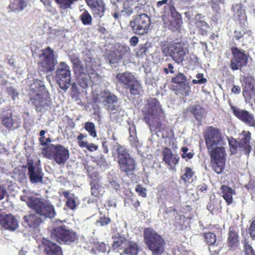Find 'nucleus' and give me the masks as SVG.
Instances as JSON below:
<instances>
[{
    "mask_svg": "<svg viewBox=\"0 0 255 255\" xmlns=\"http://www.w3.org/2000/svg\"><path fill=\"white\" fill-rule=\"evenodd\" d=\"M144 120L148 124L151 131H161L165 128L163 123L165 114L159 102L155 98H150L143 107Z\"/></svg>",
    "mask_w": 255,
    "mask_h": 255,
    "instance_id": "obj_1",
    "label": "nucleus"
},
{
    "mask_svg": "<svg viewBox=\"0 0 255 255\" xmlns=\"http://www.w3.org/2000/svg\"><path fill=\"white\" fill-rule=\"evenodd\" d=\"M20 199L25 202L36 214L44 218L52 219L56 215L54 205L42 198L34 197L30 193L24 191Z\"/></svg>",
    "mask_w": 255,
    "mask_h": 255,
    "instance_id": "obj_2",
    "label": "nucleus"
},
{
    "mask_svg": "<svg viewBox=\"0 0 255 255\" xmlns=\"http://www.w3.org/2000/svg\"><path fill=\"white\" fill-rule=\"evenodd\" d=\"M112 153L119 164L121 170L127 175H131L135 169L136 163L127 149L118 142L113 144Z\"/></svg>",
    "mask_w": 255,
    "mask_h": 255,
    "instance_id": "obj_3",
    "label": "nucleus"
},
{
    "mask_svg": "<svg viewBox=\"0 0 255 255\" xmlns=\"http://www.w3.org/2000/svg\"><path fill=\"white\" fill-rule=\"evenodd\" d=\"M50 236L60 243L70 244L78 240L74 231L63 224L61 220H56L49 228Z\"/></svg>",
    "mask_w": 255,
    "mask_h": 255,
    "instance_id": "obj_4",
    "label": "nucleus"
},
{
    "mask_svg": "<svg viewBox=\"0 0 255 255\" xmlns=\"http://www.w3.org/2000/svg\"><path fill=\"white\" fill-rule=\"evenodd\" d=\"M114 240L112 248L120 255H138L140 248L137 244L129 241L124 236L119 234L113 235Z\"/></svg>",
    "mask_w": 255,
    "mask_h": 255,
    "instance_id": "obj_5",
    "label": "nucleus"
},
{
    "mask_svg": "<svg viewBox=\"0 0 255 255\" xmlns=\"http://www.w3.org/2000/svg\"><path fill=\"white\" fill-rule=\"evenodd\" d=\"M204 138L207 148L210 153L219 152V149L225 150L224 145L227 138L222 136L220 130L212 127H208L204 132Z\"/></svg>",
    "mask_w": 255,
    "mask_h": 255,
    "instance_id": "obj_6",
    "label": "nucleus"
},
{
    "mask_svg": "<svg viewBox=\"0 0 255 255\" xmlns=\"http://www.w3.org/2000/svg\"><path fill=\"white\" fill-rule=\"evenodd\" d=\"M42 151L46 158H50L52 156L51 152L53 151V155L54 161L59 165L64 164L69 157L68 149L64 146L60 145L50 144L44 148Z\"/></svg>",
    "mask_w": 255,
    "mask_h": 255,
    "instance_id": "obj_7",
    "label": "nucleus"
},
{
    "mask_svg": "<svg viewBox=\"0 0 255 255\" xmlns=\"http://www.w3.org/2000/svg\"><path fill=\"white\" fill-rule=\"evenodd\" d=\"M70 75L69 66L65 62H60L56 70V79L60 88L63 91H66L71 85Z\"/></svg>",
    "mask_w": 255,
    "mask_h": 255,
    "instance_id": "obj_8",
    "label": "nucleus"
},
{
    "mask_svg": "<svg viewBox=\"0 0 255 255\" xmlns=\"http://www.w3.org/2000/svg\"><path fill=\"white\" fill-rule=\"evenodd\" d=\"M150 20L146 14H141L136 15L129 22V26L133 31L139 35L147 33L150 25Z\"/></svg>",
    "mask_w": 255,
    "mask_h": 255,
    "instance_id": "obj_9",
    "label": "nucleus"
},
{
    "mask_svg": "<svg viewBox=\"0 0 255 255\" xmlns=\"http://www.w3.org/2000/svg\"><path fill=\"white\" fill-rule=\"evenodd\" d=\"M167 48L168 54L177 63L182 62L184 56L189 53L186 44L181 42L170 43Z\"/></svg>",
    "mask_w": 255,
    "mask_h": 255,
    "instance_id": "obj_10",
    "label": "nucleus"
},
{
    "mask_svg": "<svg viewBox=\"0 0 255 255\" xmlns=\"http://www.w3.org/2000/svg\"><path fill=\"white\" fill-rule=\"evenodd\" d=\"M250 139L251 133L249 131H243L240 135L237 144L233 145L229 139H227V141L231 146V152L233 154H235L237 150H241L244 151L246 154H249L252 149L250 144Z\"/></svg>",
    "mask_w": 255,
    "mask_h": 255,
    "instance_id": "obj_11",
    "label": "nucleus"
},
{
    "mask_svg": "<svg viewBox=\"0 0 255 255\" xmlns=\"http://www.w3.org/2000/svg\"><path fill=\"white\" fill-rule=\"evenodd\" d=\"M96 100L97 102L102 104L108 110H115L118 107L117 97L109 91L101 92L97 96Z\"/></svg>",
    "mask_w": 255,
    "mask_h": 255,
    "instance_id": "obj_12",
    "label": "nucleus"
},
{
    "mask_svg": "<svg viewBox=\"0 0 255 255\" xmlns=\"http://www.w3.org/2000/svg\"><path fill=\"white\" fill-rule=\"evenodd\" d=\"M231 51L233 58L231 60L230 68L233 70L241 69L247 65L248 57L244 50L235 47L232 48Z\"/></svg>",
    "mask_w": 255,
    "mask_h": 255,
    "instance_id": "obj_13",
    "label": "nucleus"
},
{
    "mask_svg": "<svg viewBox=\"0 0 255 255\" xmlns=\"http://www.w3.org/2000/svg\"><path fill=\"white\" fill-rule=\"evenodd\" d=\"M39 56L41 58L40 66L42 67L43 71H51L54 70L56 64L54 58L53 51L49 47L42 50Z\"/></svg>",
    "mask_w": 255,
    "mask_h": 255,
    "instance_id": "obj_14",
    "label": "nucleus"
},
{
    "mask_svg": "<svg viewBox=\"0 0 255 255\" xmlns=\"http://www.w3.org/2000/svg\"><path fill=\"white\" fill-rule=\"evenodd\" d=\"M225 150L219 149V152L210 153L211 165L212 169L217 174L221 173L224 169Z\"/></svg>",
    "mask_w": 255,
    "mask_h": 255,
    "instance_id": "obj_15",
    "label": "nucleus"
},
{
    "mask_svg": "<svg viewBox=\"0 0 255 255\" xmlns=\"http://www.w3.org/2000/svg\"><path fill=\"white\" fill-rule=\"evenodd\" d=\"M234 115L239 120L249 126L255 127V119L253 114L245 110H242L234 107L231 106Z\"/></svg>",
    "mask_w": 255,
    "mask_h": 255,
    "instance_id": "obj_16",
    "label": "nucleus"
},
{
    "mask_svg": "<svg viewBox=\"0 0 255 255\" xmlns=\"http://www.w3.org/2000/svg\"><path fill=\"white\" fill-rule=\"evenodd\" d=\"M0 225L4 229L11 232L19 227L17 220L11 214H0Z\"/></svg>",
    "mask_w": 255,
    "mask_h": 255,
    "instance_id": "obj_17",
    "label": "nucleus"
},
{
    "mask_svg": "<svg viewBox=\"0 0 255 255\" xmlns=\"http://www.w3.org/2000/svg\"><path fill=\"white\" fill-rule=\"evenodd\" d=\"M87 4L91 8L95 17H102L106 9V5L103 0H85Z\"/></svg>",
    "mask_w": 255,
    "mask_h": 255,
    "instance_id": "obj_18",
    "label": "nucleus"
},
{
    "mask_svg": "<svg viewBox=\"0 0 255 255\" xmlns=\"http://www.w3.org/2000/svg\"><path fill=\"white\" fill-rule=\"evenodd\" d=\"M28 175L32 183H42L43 175L42 169L35 166L32 163L28 164Z\"/></svg>",
    "mask_w": 255,
    "mask_h": 255,
    "instance_id": "obj_19",
    "label": "nucleus"
},
{
    "mask_svg": "<svg viewBox=\"0 0 255 255\" xmlns=\"http://www.w3.org/2000/svg\"><path fill=\"white\" fill-rule=\"evenodd\" d=\"M163 154V159L165 164L170 167V169H174L175 166L179 162V156L177 154L173 153L171 149L167 147L164 149Z\"/></svg>",
    "mask_w": 255,
    "mask_h": 255,
    "instance_id": "obj_20",
    "label": "nucleus"
},
{
    "mask_svg": "<svg viewBox=\"0 0 255 255\" xmlns=\"http://www.w3.org/2000/svg\"><path fill=\"white\" fill-rule=\"evenodd\" d=\"M41 243L45 247L44 252L47 255H62L61 248L56 244L44 238Z\"/></svg>",
    "mask_w": 255,
    "mask_h": 255,
    "instance_id": "obj_21",
    "label": "nucleus"
},
{
    "mask_svg": "<svg viewBox=\"0 0 255 255\" xmlns=\"http://www.w3.org/2000/svg\"><path fill=\"white\" fill-rule=\"evenodd\" d=\"M42 219L37 215L29 213L23 217V225L31 229L37 228L42 222Z\"/></svg>",
    "mask_w": 255,
    "mask_h": 255,
    "instance_id": "obj_22",
    "label": "nucleus"
},
{
    "mask_svg": "<svg viewBox=\"0 0 255 255\" xmlns=\"http://www.w3.org/2000/svg\"><path fill=\"white\" fill-rule=\"evenodd\" d=\"M146 245L154 255H161L164 251V242L161 237H158L157 240Z\"/></svg>",
    "mask_w": 255,
    "mask_h": 255,
    "instance_id": "obj_23",
    "label": "nucleus"
},
{
    "mask_svg": "<svg viewBox=\"0 0 255 255\" xmlns=\"http://www.w3.org/2000/svg\"><path fill=\"white\" fill-rule=\"evenodd\" d=\"M1 123L8 129H10L13 127L17 128L19 125L18 122L13 120L10 113L1 116Z\"/></svg>",
    "mask_w": 255,
    "mask_h": 255,
    "instance_id": "obj_24",
    "label": "nucleus"
},
{
    "mask_svg": "<svg viewBox=\"0 0 255 255\" xmlns=\"http://www.w3.org/2000/svg\"><path fill=\"white\" fill-rule=\"evenodd\" d=\"M170 13L171 17L174 19V21H171V24L172 25L171 28L173 31L178 30L182 23V17L181 14L176 11L174 7L170 8Z\"/></svg>",
    "mask_w": 255,
    "mask_h": 255,
    "instance_id": "obj_25",
    "label": "nucleus"
},
{
    "mask_svg": "<svg viewBox=\"0 0 255 255\" xmlns=\"http://www.w3.org/2000/svg\"><path fill=\"white\" fill-rule=\"evenodd\" d=\"M116 78L119 82L126 88L135 79L134 75L130 72H125L119 74Z\"/></svg>",
    "mask_w": 255,
    "mask_h": 255,
    "instance_id": "obj_26",
    "label": "nucleus"
},
{
    "mask_svg": "<svg viewBox=\"0 0 255 255\" xmlns=\"http://www.w3.org/2000/svg\"><path fill=\"white\" fill-rule=\"evenodd\" d=\"M45 86L42 81L37 79L33 80L30 86V90L32 92L33 96H39L44 91Z\"/></svg>",
    "mask_w": 255,
    "mask_h": 255,
    "instance_id": "obj_27",
    "label": "nucleus"
},
{
    "mask_svg": "<svg viewBox=\"0 0 255 255\" xmlns=\"http://www.w3.org/2000/svg\"><path fill=\"white\" fill-rule=\"evenodd\" d=\"M28 0H11L9 8L15 12L23 10L26 7Z\"/></svg>",
    "mask_w": 255,
    "mask_h": 255,
    "instance_id": "obj_28",
    "label": "nucleus"
},
{
    "mask_svg": "<svg viewBox=\"0 0 255 255\" xmlns=\"http://www.w3.org/2000/svg\"><path fill=\"white\" fill-rule=\"evenodd\" d=\"M222 196L228 205L231 204L233 202V195L235 194V191L230 187L223 185L221 187Z\"/></svg>",
    "mask_w": 255,
    "mask_h": 255,
    "instance_id": "obj_29",
    "label": "nucleus"
},
{
    "mask_svg": "<svg viewBox=\"0 0 255 255\" xmlns=\"http://www.w3.org/2000/svg\"><path fill=\"white\" fill-rule=\"evenodd\" d=\"M228 246L231 250H234L239 245V236L236 231L230 229L228 239Z\"/></svg>",
    "mask_w": 255,
    "mask_h": 255,
    "instance_id": "obj_30",
    "label": "nucleus"
},
{
    "mask_svg": "<svg viewBox=\"0 0 255 255\" xmlns=\"http://www.w3.org/2000/svg\"><path fill=\"white\" fill-rule=\"evenodd\" d=\"M187 111L191 113L197 121H200L203 117L204 110L199 105H192L188 108Z\"/></svg>",
    "mask_w": 255,
    "mask_h": 255,
    "instance_id": "obj_31",
    "label": "nucleus"
},
{
    "mask_svg": "<svg viewBox=\"0 0 255 255\" xmlns=\"http://www.w3.org/2000/svg\"><path fill=\"white\" fill-rule=\"evenodd\" d=\"M117 52L119 53V55L117 56L115 60H113L112 59L110 60L111 63H115L118 62V61L123 58V56L127 54H129L130 53V48L127 45H120L117 48Z\"/></svg>",
    "mask_w": 255,
    "mask_h": 255,
    "instance_id": "obj_32",
    "label": "nucleus"
},
{
    "mask_svg": "<svg viewBox=\"0 0 255 255\" xmlns=\"http://www.w3.org/2000/svg\"><path fill=\"white\" fill-rule=\"evenodd\" d=\"M201 14H197L195 17V23L196 27L199 29L202 35L206 34L207 30L209 28L208 24L203 20L201 19Z\"/></svg>",
    "mask_w": 255,
    "mask_h": 255,
    "instance_id": "obj_33",
    "label": "nucleus"
},
{
    "mask_svg": "<svg viewBox=\"0 0 255 255\" xmlns=\"http://www.w3.org/2000/svg\"><path fill=\"white\" fill-rule=\"evenodd\" d=\"M158 237H161L154 230L151 228H146L144 231L145 243L147 244L157 240Z\"/></svg>",
    "mask_w": 255,
    "mask_h": 255,
    "instance_id": "obj_34",
    "label": "nucleus"
},
{
    "mask_svg": "<svg viewBox=\"0 0 255 255\" xmlns=\"http://www.w3.org/2000/svg\"><path fill=\"white\" fill-rule=\"evenodd\" d=\"M140 0H125L123 3V9L121 10V13L126 16H129L133 12L132 8L131 6Z\"/></svg>",
    "mask_w": 255,
    "mask_h": 255,
    "instance_id": "obj_35",
    "label": "nucleus"
},
{
    "mask_svg": "<svg viewBox=\"0 0 255 255\" xmlns=\"http://www.w3.org/2000/svg\"><path fill=\"white\" fill-rule=\"evenodd\" d=\"M31 98L33 100V103L35 105L37 110H42L43 108L48 104V101L42 97L41 95L36 97L32 96Z\"/></svg>",
    "mask_w": 255,
    "mask_h": 255,
    "instance_id": "obj_36",
    "label": "nucleus"
},
{
    "mask_svg": "<svg viewBox=\"0 0 255 255\" xmlns=\"http://www.w3.org/2000/svg\"><path fill=\"white\" fill-rule=\"evenodd\" d=\"M129 89L130 93L134 95L139 94L142 87L139 81L135 79L127 88Z\"/></svg>",
    "mask_w": 255,
    "mask_h": 255,
    "instance_id": "obj_37",
    "label": "nucleus"
},
{
    "mask_svg": "<svg viewBox=\"0 0 255 255\" xmlns=\"http://www.w3.org/2000/svg\"><path fill=\"white\" fill-rule=\"evenodd\" d=\"M80 19L84 25H91L93 18L90 13L86 10H84L80 15Z\"/></svg>",
    "mask_w": 255,
    "mask_h": 255,
    "instance_id": "obj_38",
    "label": "nucleus"
},
{
    "mask_svg": "<svg viewBox=\"0 0 255 255\" xmlns=\"http://www.w3.org/2000/svg\"><path fill=\"white\" fill-rule=\"evenodd\" d=\"M245 84H246V89L244 90L243 91V94L244 96H245V93H246L247 90H251L253 91L255 90V79L252 76H248L245 79Z\"/></svg>",
    "mask_w": 255,
    "mask_h": 255,
    "instance_id": "obj_39",
    "label": "nucleus"
},
{
    "mask_svg": "<svg viewBox=\"0 0 255 255\" xmlns=\"http://www.w3.org/2000/svg\"><path fill=\"white\" fill-rule=\"evenodd\" d=\"M149 44L146 43L143 44H140L136 49V55L137 57H142L149 51Z\"/></svg>",
    "mask_w": 255,
    "mask_h": 255,
    "instance_id": "obj_40",
    "label": "nucleus"
},
{
    "mask_svg": "<svg viewBox=\"0 0 255 255\" xmlns=\"http://www.w3.org/2000/svg\"><path fill=\"white\" fill-rule=\"evenodd\" d=\"M89 75L85 74H81L78 77V84L83 88H86L88 87L89 83Z\"/></svg>",
    "mask_w": 255,
    "mask_h": 255,
    "instance_id": "obj_41",
    "label": "nucleus"
},
{
    "mask_svg": "<svg viewBox=\"0 0 255 255\" xmlns=\"http://www.w3.org/2000/svg\"><path fill=\"white\" fill-rule=\"evenodd\" d=\"M84 128L93 137L97 136L95 126L93 123L88 122L85 124Z\"/></svg>",
    "mask_w": 255,
    "mask_h": 255,
    "instance_id": "obj_42",
    "label": "nucleus"
},
{
    "mask_svg": "<svg viewBox=\"0 0 255 255\" xmlns=\"http://www.w3.org/2000/svg\"><path fill=\"white\" fill-rule=\"evenodd\" d=\"M205 241L209 246H214L216 241V235L212 233H207L204 235Z\"/></svg>",
    "mask_w": 255,
    "mask_h": 255,
    "instance_id": "obj_43",
    "label": "nucleus"
},
{
    "mask_svg": "<svg viewBox=\"0 0 255 255\" xmlns=\"http://www.w3.org/2000/svg\"><path fill=\"white\" fill-rule=\"evenodd\" d=\"M207 208L209 210L211 211V212L218 211L221 208L220 205V201L217 199L211 201L207 206Z\"/></svg>",
    "mask_w": 255,
    "mask_h": 255,
    "instance_id": "obj_44",
    "label": "nucleus"
},
{
    "mask_svg": "<svg viewBox=\"0 0 255 255\" xmlns=\"http://www.w3.org/2000/svg\"><path fill=\"white\" fill-rule=\"evenodd\" d=\"M190 92V87L187 83L181 84L179 88V92L183 96L189 95Z\"/></svg>",
    "mask_w": 255,
    "mask_h": 255,
    "instance_id": "obj_45",
    "label": "nucleus"
},
{
    "mask_svg": "<svg viewBox=\"0 0 255 255\" xmlns=\"http://www.w3.org/2000/svg\"><path fill=\"white\" fill-rule=\"evenodd\" d=\"M69 58L74 68H81L82 67V62L77 55H69Z\"/></svg>",
    "mask_w": 255,
    "mask_h": 255,
    "instance_id": "obj_46",
    "label": "nucleus"
},
{
    "mask_svg": "<svg viewBox=\"0 0 255 255\" xmlns=\"http://www.w3.org/2000/svg\"><path fill=\"white\" fill-rule=\"evenodd\" d=\"M172 81L181 85L187 83L186 77L182 73H179L175 77L172 79Z\"/></svg>",
    "mask_w": 255,
    "mask_h": 255,
    "instance_id": "obj_47",
    "label": "nucleus"
},
{
    "mask_svg": "<svg viewBox=\"0 0 255 255\" xmlns=\"http://www.w3.org/2000/svg\"><path fill=\"white\" fill-rule=\"evenodd\" d=\"M196 79H194L192 82L194 84H205L207 80L206 78L203 77V74L198 73L196 76Z\"/></svg>",
    "mask_w": 255,
    "mask_h": 255,
    "instance_id": "obj_48",
    "label": "nucleus"
},
{
    "mask_svg": "<svg viewBox=\"0 0 255 255\" xmlns=\"http://www.w3.org/2000/svg\"><path fill=\"white\" fill-rule=\"evenodd\" d=\"M193 172L192 170L189 167H186L185 173L181 176V179L187 182L189 179L191 178L193 176Z\"/></svg>",
    "mask_w": 255,
    "mask_h": 255,
    "instance_id": "obj_49",
    "label": "nucleus"
},
{
    "mask_svg": "<svg viewBox=\"0 0 255 255\" xmlns=\"http://www.w3.org/2000/svg\"><path fill=\"white\" fill-rule=\"evenodd\" d=\"M102 188L99 185H95L91 187V194L95 197H99L102 194Z\"/></svg>",
    "mask_w": 255,
    "mask_h": 255,
    "instance_id": "obj_50",
    "label": "nucleus"
},
{
    "mask_svg": "<svg viewBox=\"0 0 255 255\" xmlns=\"http://www.w3.org/2000/svg\"><path fill=\"white\" fill-rule=\"evenodd\" d=\"M232 9L235 11V14H237V16L239 17L244 14V10L242 8L241 5L239 4L233 5Z\"/></svg>",
    "mask_w": 255,
    "mask_h": 255,
    "instance_id": "obj_51",
    "label": "nucleus"
},
{
    "mask_svg": "<svg viewBox=\"0 0 255 255\" xmlns=\"http://www.w3.org/2000/svg\"><path fill=\"white\" fill-rule=\"evenodd\" d=\"M66 205L72 210L75 209L77 206L76 198L75 197H73L72 198H69L67 200Z\"/></svg>",
    "mask_w": 255,
    "mask_h": 255,
    "instance_id": "obj_52",
    "label": "nucleus"
},
{
    "mask_svg": "<svg viewBox=\"0 0 255 255\" xmlns=\"http://www.w3.org/2000/svg\"><path fill=\"white\" fill-rule=\"evenodd\" d=\"M181 150L183 152L181 156L182 158H187L188 159H191L192 158L194 153L192 152H187L188 151V148L187 147H183L182 148Z\"/></svg>",
    "mask_w": 255,
    "mask_h": 255,
    "instance_id": "obj_53",
    "label": "nucleus"
},
{
    "mask_svg": "<svg viewBox=\"0 0 255 255\" xmlns=\"http://www.w3.org/2000/svg\"><path fill=\"white\" fill-rule=\"evenodd\" d=\"M111 221V220L108 218L103 217L101 218L99 220H98L96 222V224L98 226L100 225L101 226H104L108 225Z\"/></svg>",
    "mask_w": 255,
    "mask_h": 255,
    "instance_id": "obj_54",
    "label": "nucleus"
},
{
    "mask_svg": "<svg viewBox=\"0 0 255 255\" xmlns=\"http://www.w3.org/2000/svg\"><path fill=\"white\" fill-rule=\"evenodd\" d=\"M187 61L191 65H195L198 63V60L196 55L191 53L187 58Z\"/></svg>",
    "mask_w": 255,
    "mask_h": 255,
    "instance_id": "obj_55",
    "label": "nucleus"
},
{
    "mask_svg": "<svg viewBox=\"0 0 255 255\" xmlns=\"http://www.w3.org/2000/svg\"><path fill=\"white\" fill-rule=\"evenodd\" d=\"M245 253L246 255H255L253 248L248 243L245 244Z\"/></svg>",
    "mask_w": 255,
    "mask_h": 255,
    "instance_id": "obj_56",
    "label": "nucleus"
},
{
    "mask_svg": "<svg viewBox=\"0 0 255 255\" xmlns=\"http://www.w3.org/2000/svg\"><path fill=\"white\" fill-rule=\"evenodd\" d=\"M135 191L138 194L142 196V197H145L146 196V189L142 187H141L140 185H138L136 186L135 188Z\"/></svg>",
    "mask_w": 255,
    "mask_h": 255,
    "instance_id": "obj_57",
    "label": "nucleus"
},
{
    "mask_svg": "<svg viewBox=\"0 0 255 255\" xmlns=\"http://www.w3.org/2000/svg\"><path fill=\"white\" fill-rule=\"evenodd\" d=\"M7 92L8 94L10 95L13 99L15 100V98L18 96V94L15 91V89L12 87H8L7 88Z\"/></svg>",
    "mask_w": 255,
    "mask_h": 255,
    "instance_id": "obj_58",
    "label": "nucleus"
},
{
    "mask_svg": "<svg viewBox=\"0 0 255 255\" xmlns=\"http://www.w3.org/2000/svg\"><path fill=\"white\" fill-rule=\"evenodd\" d=\"M173 65L171 63H168L167 64V67L164 68L163 71L164 73L166 74H168L169 73H174V71L173 70Z\"/></svg>",
    "mask_w": 255,
    "mask_h": 255,
    "instance_id": "obj_59",
    "label": "nucleus"
},
{
    "mask_svg": "<svg viewBox=\"0 0 255 255\" xmlns=\"http://www.w3.org/2000/svg\"><path fill=\"white\" fill-rule=\"evenodd\" d=\"M250 234L253 238H255V221H253L250 227Z\"/></svg>",
    "mask_w": 255,
    "mask_h": 255,
    "instance_id": "obj_60",
    "label": "nucleus"
},
{
    "mask_svg": "<svg viewBox=\"0 0 255 255\" xmlns=\"http://www.w3.org/2000/svg\"><path fill=\"white\" fill-rule=\"evenodd\" d=\"M138 42V38L137 36H133L131 37L129 41V43L130 46L134 47Z\"/></svg>",
    "mask_w": 255,
    "mask_h": 255,
    "instance_id": "obj_61",
    "label": "nucleus"
},
{
    "mask_svg": "<svg viewBox=\"0 0 255 255\" xmlns=\"http://www.w3.org/2000/svg\"><path fill=\"white\" fill-rule=\"evenodd\" d=\"M87 149L90 151H94L98 149V146L94 143H88Z\"/></svg>",
    "mask_w": 255,
    "mask_h": 255,
    "instance_id": "obj_62",
    "label": "nucleus"
},
{
    "mask_svg": "<svg viewBox=\"0 0 255 255\" xmlns=\"http://www.w3.org/2000/svg\"><path fill=\"white\" fill-rule=\"evenodd\" d=\"M232 93L235 94H239L241 92V88L239 86L234 85L231 90Z\"/></svg>",
    "mask_w": 255,
    "mask_h": 255,
    "instance_id": "obj_63",
    "label": "nucleus"
},
{
    "mask_svg": "<svg viewBox=\"0 0 255 255\" xmlns=\"http://www.w3.org/2000/svg\"><path fill=\"white\" fill-rule=\"evenodd\" d=\"M85 61L87 63V66H89L90 67H91L92 66V64H90L91 63H92L93 59L91 56H85L84 57Z\"/></svg>",
    "mask_w": 255,
    "mask_h": 255,
    "instance_id": "obj_64",
    "label": "nucleus"
}]
</instances>
